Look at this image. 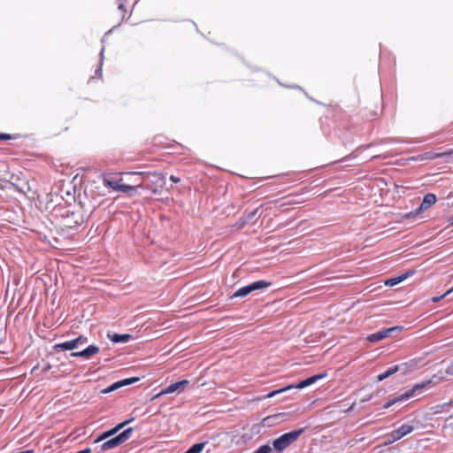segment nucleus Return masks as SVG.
Instances as JSON below:
<instances>
[{
    "instance_id": "1a4fd4ad",
    "label": "nucleus",
    "mask_w": 453,
    "mask_h": 453,
    "mask_svg": "<svg viewBox=\"0 0 453 453\" xmlns=\"http://www.w3.org/2000/svg\"><path fill=\"white\" fill-rule=\"evenodd\" d=\"M189 381L188 380H182L180 381H177L175 383H173L166 387L165 388L162 389L158 394H157L153 399L157 398L161 395L172 394L176 391L181 392L185 389V388L188 385Z\"/></svg>"
},
{
    "instance_id": "a878e982",
    "label": "nucleus",
    "mask_w": 453,
    "mask_h": 453,
    "mask_svg": "<svg viewBox=\"0 0 453 453\" xmlns=\"http://www.w3.org/2000/svg\"><path fill=\"white\" fill-rule=\"evenodd\" d=\"M451 292H453V287L449 289L448 291H446L443 295L441 296H434L432 298V302L434 303H437L439 302L440 300H441L442 298H444L445 296H447L449 294H450Z\"/></svg>"
},
{
    "instance_id": "aec40b11",
    "label": "nucleus",
    "mask_w": 453,
    "mask_h": 453,
    "mask_svg": "<svg viewBox=\"0 0 453 453\" xmlns=\"http://www.w3.org/2000/svg\"><path fill=\"white\" fill-rule=\"evenodd\" d=\"M398 370H399L398 365H395V366L389 367L387 371H385L384 372L379 374L377 379H378L379 381H381V380L387 379L388 377L395 374Z\"/></svg>"
},
{
    "instance_id": "ddd939ff",
    "label": "nucleus",
    "mask_w": 453,
    "mask_h": 453,
    "mask_svg": "<svg viewBox=\"0 0 453 453\" xmlns=\"http://www.w3.org/2000/svg\"><path fill=\"white\" fill-rule=\"evenodd\" d=\"M99 352V348L96 345H89L85 349L81 351L73 352L71 353V357H84L86 359H89L92 356L97 354Z\"/></svg>"
},
{
    "instance_id": "4be33fe9",
    "label": "nucleus",
    "mask_w": 453,
    "mask_h": 453,
    "mask_svg": "<svg viewBox=\"0 0 453 453\" xmlns=\"http://www.w3.org/2000/svg\"><path fill=\"white\" fill-rule=\"evenodd\" d=\"M258 213H259V208H256L253 211H251L250 212L247 213L244 217L243 222L241 224L240 226H242L245 223L253 220L257 216Z\"/></svg>"
},
{
    "instance_id": "9d476101",
    "label": "nucleus",
    "mask_w": 453,
    "mask_h": 453,
    "mask_svg": "<svg viewBox=\"0 0 453 453\" xmlns=\"http://www.w3.org/2000/svg\"><path fill=\"white\" fill-rule=\"evenodd\" d=\"M133 174L152 176L154 178V181L157 184V187L153 188L148 186L147 188L150 189L154 194L158 193V188H163L165 185V176L158 173H133Z\"/></svg>"
},
{
    "instance_id": "20e7f679",
    "label": "nucleus",
    "mask_w": 453,
    "mask_h": 453,
    "mask_svg": "<svg viewBox=\"0 0 453 453\" xmlns=\"http://www.w3.org/2000/svg\"><path fill=\"white\" fill-rule=\"evenodd\" d=\"M103 184H104V187L111 188L113 190H115V191H120V192H124V193H128L130 195L133 192H134L137 188H140L142 185V182L137 184V185H133V186L132 185H127V184L123 183V180L122 179H119L118 180H109V179H106V178H104L103 180Z\"/></svg>"
},
{
    "instance_id": "f257e3e1",
    "label": "nucleus",
    "mask_w": 453,
    "mask_h": 453,
    "mask_svg": "<svg viewBox=\"0 0 453 453\" xmlns=\"http://www.w3.org/2000/svg\"><path fill=\"white\" fill-rule=\"evenodd\" d=\"M326 376V374H316V375H313V376H311L302 381H300L298 384L296 385H288L285 388H280L278 390H274V391H272L271 393L267 394L266 395H264V396H261L258 398V400H263V399H266V398H271L276 395H279L282 392H285V391H288L291 388H298V389H301V388H306L311 384H313L314 382H316L317 380L324 378Z\"/></svg>"
},
{
    "instance_id": "cd10ccee",
    "label": "nucleus",
    "mask_w": 453,
    "mask_h": 453,
    "mask_svg": "<svg viewBox=\"0 0 453 453\" xmlns=\"http://www.w3.org/2000/svg\"><path fill=\"white\" fill-rule=\"evenodd\" d=\"M446 373L449 374V375H453V360L451 361V363L446 368Z\"/></svg>"
},
{
    "instance_id": "bb28decb",
    "label": "nucleus",
    "mask_w": 453,
    "mask_h": 453,
    "mask_svg": "<svg viewBox=\"0 0 453 453\" xmlns=\"http://www.w3.org/2000/svg\"><path fill=\"white\" fill-rule=\"evenodd\" d=\"M18 135H12L9 134L0 133V140H12L16 139Z\"/></svg>"
},
{
    "instance_id": "0eeeda50",
    "label": "nucleus",
    "mask_w": 453,
    "mask_h": 453,
    "mask_svg": "<svg viewBox=\"0 0 453 453\" xmlns=\"http://www.w3.org/2000/svg\"><path fill=\"white\" fill-rule=\"evenodd\" d=\"M414 430V426L409 424H403L399 428L391 431L389 434L386 435L387 441H385L386 445L391 444L403 436L411 434Z\"/></svg>"
},
{
    "instance_id": "c85d7f7f",
    "label": "nucleus",
    "mask_w": 453,
    "mask_h": 453,
    "mask_svg": "<svg viewBox=\"0 0 453 453\" xmlns=\"http://www.w3.org/2000/svg\"><path fill=\"white\" fill-rule=\"evenodd\" d=\"M119 9L121 10L125 13L127 12L125 3L120 2L119 4Z\"/></svg>"
},
{
    "instance_id": "dca6fc26",
    "label": "nucleus",
    "mask_w": 453,
    "mask_h": 453,
    "mask_svg": "<svg viewBox=\"0 0 453 453\" xmlns=\"http://www.w3.org/2000/svg\"><path fill=\"white\" fill-rule=\"evenodd\" d=\"M82 221V218L80 214L72 212L70 216H66L65 223L64 224L66 227H73L76 225H80Z\"/></svg>"
},
{
    "instance_id": "b1692460",
    "label": "nucleus",
    "mask_w": 453,
    "mask_h": 453,
    "mask_svg": "<svg viewBox=\"0 0 453 453\" xmlns=\"http://www.w3.org/2000/svg\"><path fill=\"white\" fill-rule=\"evenodd\" d=\"M422 211H418V208L413 211H411V212H408V213H405L402 216V219H414L416 218L418 214H420Z\"/></svg>"
},
{
    "instance_id": "f704fd0d",
    "label": "nucleus",
    "mask_w": 453,
    "mask_h": 453,
    "mask_svg": "<svg viewBox=\"0 0 453 453\" xmlns=\"http://www.w3.org/2000/svg\"><path fill=\"white\" fill-rule=\"evenodd\" d=\"M98 72H100V75H101L102 74L101 73V69L96 70V73H98Z\"/></svg>"
},
{
    "instance_id": "423d86ee",
    "label": "nucleus",
    "mask_w": 453,
    "mask_h": 453,
    "mask_svg": "<svg viewBox=\"0 0 453 453\" xmlns=\"http://www.w3.org/2000/svg\"><path fill=\"white\" fill-rule=\"evenodd\" d=\"M270 286H271V282H269V281H266L264 280H257V281L252 282L250 285L240 288L238 290H236L234 293L232 297H242L255 290L266 288Z\"/></svg>"
},
{
    "instance_id": "2eb2a0df",
    "label": "nucleus",
    "mask_w": 453,
    "mask_h": 453,
    "mask_svg": "<svg viewBox=\"0 0 453 453\" xmlns=\"http://www.w3.org/2000/svg\"><path fill=\"white\" fill-rule=\"evenodd\" d=\"M414 273H415V271L410 270V271L406 272L405 273H403L402 275L387 280L385 281V285L389 286V287L395 286L398 283L406 280L408 277L412 276Z\"/></svg>"
},
{
    "instance_id": "a211bd4d",
    "label": "nucleus",
    "mask_w": 453,
    "mask_h": 453,
    "mask_svg": "<svg viewBox=\"0 0 453 453\" xmlns=\"http://www.w3.org/2000/svg\"><path fill=\"white\" fill-rule=\"evenodd\" d=\"M444 157L443 152H433V151H427L421 155H418L416 157H412L413 160H433L438 157Z\"/></svg>"
},
{
    "instance_id": "2f4dec72",
    "label": "nucleus",
    "mask_w": 453,
    "mask_h": 453,
    "mask_svg": "<svg viewBox=\"0 0 453 453\" xmlns=\"http://www.w3.org/2000/svg\"><path fill=\"white\" fill-rule=\"evenodd\" d=\"M449 404H450V403H447L442 404L441 407L448 406Z\"/></svg>"
},
{
    "instance_id": "c9c22d12",
    "label": "nucleus",
    "mask_w": 453,
    "mask_h": 453,
    "mask_svg": "<svg viewBox=\"0 0 453 453\" xmlns=\"http://www.w3.org/2000/svg\"><path fill=\"white\" fill-rule=\"evenodd\" d=\"M449 418H453V415L449 417Z\"/></svg>"
},
{
    "instance_id": "6ab92c4d",
    "label": "nucleus",
    "mask_w": 453,
    "mask_h": 453,
    "mask_svg": "<svg viewBox=\"0 0 453 453\" xmlns=\"http://www.w3.org/2000/svg\"><path fill=\"white\" fill-rule=\"evenodd\" d=\"M284 199H286V201H284V202H281V200H274L273 203L278 208H281L286 205H294V204H297L300 203L298 201L292 199L291 196H288L284 197Z\"/></svg>"
},
{
    "instance_id": "f3484780",
    "label": "nucleus",
    "mask_w": 453,
    "mask_h": 453,
    "mask_svg": "<svg viewBox=\"0 0 453 453\" xmlns=\"http://www.w3.org/2000/svg\"><path fill=\"white\" fill-rule=\"evenodd\" d=\"M129 421L130 420H127L122 423H119L114 428L104 433L100 437H98L96 440H95V442H99V441L115 434L118 431H119L122 427H124L127 423H129Z\"/></svg>"
},
{
    "instance_id": "6e6552de",
    "label": "nucleus",
    "mask_w": 453,
    "mask_h": 453,
    "mask_svg": "<svg viewBox=\"0 0 453 453\" xmlns=\"http://www.w3.org/2000/svg\"><path fill=\"white\" fill-rule=\"evenodd\" d=\"M85 342H87V337H85L83 335H80L79 337H77L73 340L56 344L54 348L57 350H58V349L73 350V349H77L79 347V345L84 344Z\"/></svg>"
},
{
    "instance_id": "5701e85b",
    "label": "nucleus",
    "mask_w": 453,
    "mask_h": 453,
    "mask_svg": "<svg viewBox=\"0 0 453 453\" xmlns=\"http://www.w3.org/2000/svg\"><path fill=\"white\" fill-rule=\"evenodd\" d=\"M132 338V335L130 334H115L111 337V341L113 342H127Z\"/></svg>"
},
{
    "instance_id": "c756f323",
    "label": "nucleus",
    "mask_w": 453,
    "mask_h": 453,
    "mask_svg": "<svg viewBox=\"0 0 453 453\" xmlns=\"http://www.w3.org/2000/svg\"><path fill=\"white\" fill-rule=\"evenodd\" d=\"M170 180H171L173 182H174V183H178V182H180V179L179 177L174 176V175H171V176H170Z\"/></svg>"
},
{
    "instance_id": "7ed1b4c3",
    "label": "nucleus",
    "mask_w": 453,
    "mask_h": 453,
    "mask_svg": "<svg viewBox=\"0 0 453 453\" xmlns=\"http://www.w3.org/2000/svg\"><path fill=\"white\" fill-rule=\"evenodd\" d=\"M132 433H133V428L129 427V428L126 429L125 431H123L117 436L104 442L101 445V450L107 451L109 449H114V448L119 446L120 444L124 443L130 438Z\"/></svg>"
},
{
    "instance_id": "4468645a",
    "label": "nucleus",
    "mask_w": 453,
    "mask_h": 453,
    "mask_svg": "<svg viewBox=\"0 0 453 453\" xmlns=\"http://www.w3.org/2000/svg\"><path fill=\"white\" fill-rule=\"evenodd\" d=\"M437 201L436 196L433 193H427L423 197L422 203L418 207V211H426L429 209L432 205H434Z\"/></svg>"
},
{
    "instance_id": "9b49d317",
    "label": "nucleus",
    "mask_w": 453,
    "mask_h": 453,
    "mask_svg": "<svg viewBox=\"0 0 453 453\" xmlns=\"http://www.w3.org/2000/svg\"><path fill=\"white\" fill-rule=\"evenodd\" d=\"M140 379L138 377H132V378H127V379H124V380H119L115 383H113L112 385H111L110 387L104 388V389H102L101 390V393L102 394H108V393H111L121 387H124V386H127V385H130L132 383H134V382H137Z\"/></svg>"
},
{
    "instance_id": "f03ea898",
    "label": "nucleus",
    "mask_w": 453,
    "mask_h": 453,
    "mask_svg": "<svg viewBox=\"0 0 453 453\" xmlns=\"http://www.w3.org/2000/svg\"><path fill=\"white\" fill-rule=\"evenodd\" d=\"M303 431V429H299L280 435L273 441V448L280 452L284 450L297 440Z\"/></svg>"
},
{
    "instance_id": "393cba45",
    "label": "nucleus",
    "mask_w": 453,
    "mask_h": 453,
    "mask_svg": "<svg viewBox=\"0 0 453 453\" xmlns=\"http://www.w3.org/2000/svg\"><path fill=\"white\" fill-rule=\"evenodd\" d=\"M254 453H272V448L265 444L259 447Z\"/></svg>"
},
{
    "instance_id": "7c9ffc66",
    "label": "nucleus",
    "mask_w": 453,
    "mask_h": 453,
    "mask_svg": "<svg viewBox=\"0 0 453 453\" xmlns=\"http://www.w3.org/2000/svg\"><path fill=\"white\" fill-rule=\"evenodd\" d=\"M443 154H444V157H446V156H453V150H448V151H444Z\"/></svg>"
},
{
    "instance_id": "473e14b6",
    "label": "nucleus",
    "mask_w": 453,
    "mask_h": 453,
    "mask_svg": "<svg viewBox=\"0 0 453 453\" xmlns=\"http://www.w3.org/2000/svg\"><path fill=\"white\" fill-rule=\"evenodd\" d=\"M449 222H450V224H452V225H453V217H451V218L449 219Z\"/></svg>"
},
{
    "instance_id": "72a5a7b5",
    "label": "nucleus",
    "mask_w": 453,
    "mask_h": 453,
    "mask_svg": "<svg viewBox=\"0 0 453 453\" xmlns=\"http://www.w3.org/2000/svg\"><path fill=\"white\" fill-rule=\"evenodd\" d=\"M98 72H100V75H101L102 74L101 73V69L96 70V73H98Z\"/></svg>"
},
{
    "instance_id": "39448f33",
    "label": "nucleus",
    "mask_w": 453,
    "mask_h": 453,
    "mask_svg": "<svg viewBox=\"0 0 453 453\" xmlns=\"http://www.w3.org/2000/svg\"><path fill=\"white\" fill-rule=\"evenodd\" d=\"M431 384H432V380H426L421 383L414 385V387L411 389L406 391L404 394L387 402L384 405V408L388 409L395 403L411 397L415 394L416 391L423 389Z\"/></svg>"
},
{
    "instance_id": "412c9836",
    "label": "nucleus",
    "mask_w": 453,
    "mask_h": 453,
    "mask_svg": "<svg viewBox=\"0 0 453 453\" xmlns=\"http://www.w3.org/2000/svg\"><path fill=\"white\" fill-rule=\"evenodd\" d=\"M205 442L192 445L185 453H201L205 447Z\"/></svg>"
},
{
    "instance_id": "f8f14e48",
    "label": "nucleus",
    "mask_w": 453,
    "mask_h": 453,
    "mask_svg": "<svg viewBox=\"0 0 453 453\" xmlns=\"http://www.w3.org/2000/svg\"><path fill=\"white\" fill-rule=\"evenodd\" d=\"M399 329H401V327H398V326L383 329V330H380V331H378L376 333L370 334L367 337V340L371 342H380V341L388 337L390 335L391 332H393L395 330H399Z\"/></svg>"
}]
</instances>
